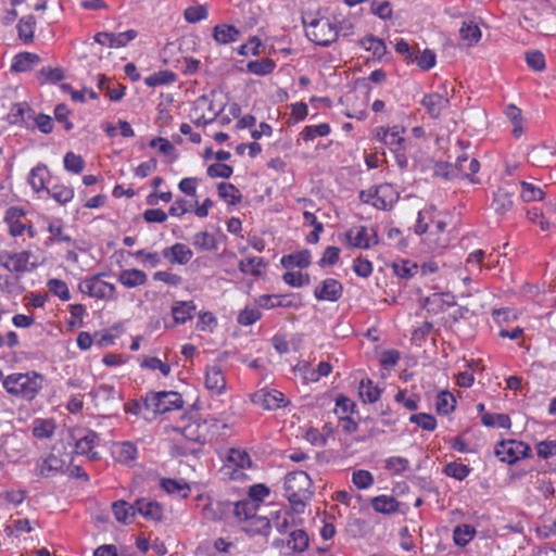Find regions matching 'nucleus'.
I'll use <instances>...</instances> for the list:
<instances>
[{"label":"nucleus","mask_w":556,"mask_h":556,"mask_svg":"<svg viewBox=\"0 0 556 556\" xmlns=\"http://www.w3.org/2000/svg\"><path fill=\"white\" fill-rule=\"evenodd\" d=\"M45 377L40 372H12L5 376L4 391L12 397L31 402L43 388Z\"/></svg>","instance_id":"f257e3e1"},{"label":"nucleus","mask_w":556,"mask_h":556,"mask_svg":"<svg viewBox=\"0 0 556 556\" xmlns=\"http://www.w3.org/2000/svg\"><path fill=\"white\" fill-rule=\"evenodd\" d=\"M309 476L303 471H291L285 477V496L295 514H303L307 503L312 500L314 491Z\"/></svg>","instance_id":"f03ea898"},{"label":"nucleus","mask_w":556,"mask_h":556,"mask_svg":"<svg viewBox=\"0 0 556 556\" xmlns=\"http://www.w3.org/2000/svg\"><path fill=\"white\" fill-rule=\"evenodd\" d=\"M306 38L317 46L329 47L339 37V26L327 16L303 18Z\"/></svg>","instance_id":"7ed1b4c3"},{"label":"nucleus","mask_w":556,"mask_h":556,"mask_svg":"<svg viewBox=\"0 0 556 556\" xmlns=\"http://www.w3.org/2000/svg\"><path fill=\"white\" fill-rule=\"evenodd\" d=\"M400 198L399 191L391 184L384 182L375 185L368 189L361 190L358 199L362 203L371 205L380 211H388L393 207Z\"/></svg>","instance_id":"20e7f679"},{"label":"nucleus","mask_w":556,"mask_h":556,"mask_svg":"<svg viewBox=\"0 0 556 556\" xmlns=\"http://www.w3.org/2000/svg\"><path fill=\"white\" fill-rule=\"evenodd\" d=\"M33 253L29 250L20 252H11L7 250L0 251V266L11 274H14L16 279H20L26 273L33 271L37 265L30 262Z\"/></svg>","instance_id":"39448f33"},{"label":"nucleus","mask_w":556,"mask_h":556,"mask_svg":"<svg viewBox=\"0 0 556 556\" xmlns=\"http://www.w3.org/2000/svg\"><path fill=\"white\" fill-rule=\"evenodd\" d=\"M147 394L148 403H150V408L153 414V420L159 415L180 409L184 406L182 396L175 391H151L148 392Z\"/></svg>","instance_id":"423d86ee"},{"label":"nucleus","mask_w":556,"mask_h":556,"mask_svg":"<svg viewBox=\"0 0 556 556\" xmlns=\"http://www.w3.org/2000/svg\"><path fill=\"white\" fill-rule=\"evenodd\" d=\"M104 274H96L86 277L79 285L78 290L97 300H111L114 298L116 288L113 283L102 279Z\"/></svg>","instance_id":"0eeeda50"},{"label":"nucleus","mask_w":556,"mask_h":556,"mask_svg":"<svg viewBox=\"0 0 556 556\" xmlns=\"http://www.w3.org/2000/svg\"><path fill=\"white\" fill-rule=\"evenodd\" d=\"M457 144L459 146L462 153L457 155L455 164L448 175H451V177H466L471 182H477L478 179L475 178V175L480 169V163L477 159H469L466 154L465 150L469 148V141L458 140Z\"/></svg>","instance_id":"6e6552de"},{"label":"nucleus","mask_w":556,"mask_h":556,"mask_svg":"<svg viewBox=\"0 0 556 556\" xmlns=\"http://www.w3.org/2000/svg\"><path fill=\"white\" fill-rule=\"evenodd\" d=\"M224 109L225 108L216 109L214 103L206 97H201L195 101L191 111V118L197 126H205L213 123Z\"/></svg>","instance_id":"1a4fd4ad"},{"label":"nucleus","mask_w":556,"mask_h":556,"mask_svg":"<svg viewBox=\"0 0 556 556\" xmlns=\"http://www.w3.org/2000/svg\"><path fill=\"white\" fill-rule=\"evenodd\" d=\"M349 244L356 249L368 250L378 244V236L374 228L363 225L354 226L345 233Z\"/></svg>","instance_id":"9d476101"},{"label":"nucleus","mask_w":556,"mask_h":556,"mask_svg":"<svg viewBox=\"0 0 556 556\" xmlns=\"http://www.w3.org/2000/svg\"><path fill=\"white\" fill-rule=\"evenodd\" d=\"M251 401L254 405L266 410H275L287 405V400L282 392L267 388L255 391L251 396Z\"/></svg>","instance_id":"9b49d317"},{"label":"nucleus","mask_w":556,"mask_h":556,"mask_svg":"<svg viewBox=\"0 0 556 556\" xmlns=\"http://www.w3.org/2000/svg\"><path fill=\"white\" fill-rule=\"evenodd\" d=\"M517 192L516 184H505L497 188L494 192L492 207L495 213L504 215L514 206V197Z\"/></svg>","instance_id":"f8f14e48"},{"label":"nucleus","mask_w":556,"mask_h":556,"mask_svg":"<svg viewBox=\"0 0 556 556\" xmlns=\"http://www.w3.org/2000/svg\"><path fill=\"white\" fill-rule=\"evenodd\" d=\"M427 241L433 251L443 250L450 244L448 233L446 232V222L440 218L438 213L432 222Z\"/></svg>","instance_id":"ddd939ff"},{"label":"nucleus","mask_w":556,"mask_h":556,"mask_svg":"<svg viewBox=\"0 0 556 556\" xmlns=\"http://www.w3.org/2000/svg\"><path fill=\"white\" fill-rule=\"evenodd\" d=\"M404 128L400 126L379 127L376 129V138L383 142L393 152H401L404 150Z\"/></svg>","instance_id":"4468645a"},{"label":"nucleus","mask_w":556,"mask_h":556,"mask_svg":"<svg viewBox=\"0 0 556 556\" xmlns=\"http://www.w3.org/2000/svg\"><path fill=\"white\" fill-rule=\"evenodd\" d=\"M258 307L264 309H273L276 307H294L301 305L300 299L295 300L292 294H262L255 299Z\"/></svg>","instance_id":"2eb2a0df"},{"label":"nucleus","mask_w":556,"mask_h":556,"mask_svg":"<svg viewBox=\"0 0 556 556\" xmlns=\"http://www.w3.org/2000/svg\"><path fill=\"white\" fill-rule=\"evenodd\" d=\"M343 294L342 283L334 278L324 279L314 290L318 301L337 302Z\"/></svg>","instance_id":"dca6fc26"},{"label":"nucleus","mask_w":556,"mask_h":556,"mask_svg":"<svg viewBox=\"0 0 556 556\" xmlns=\"http://www.w3.org/2000/svg\"><path fill=\"white\" fill-rule=\"evenodd\" d=\"M27 212L21 206H10L4 214L3 222L8 226L9 235L13 238L22 236L26 230V223L22 222Z\"/></svg>","instance_id":"f3484780"},{"label":"nucleus","mask_w":556,"mask_h":556,"mask_svg":"<svg viewBox=\"0 0 556 556\" xmlns=\"http://www.w3.org/2000/svg\"><path fill=\"white\" fill-rule=\"evenodd\" d=\"M205 388L215 395H220L226 390V379L222 368L217 365H207L205 368Z\"/></svg>","instance_id":"a211bd4d"},{"label":"nucleus","mask_w":556,"mask_h":556,"mask_svg":"<svg viewBox=\"0 0 556 556\" xmlns=\"http://www.w3.org/2000/svg\"><path fill=\"white\" fill-rule=\"evenodd\" d=\"M178 431L187 441L203 444L208 439V426L206 422L190 421L181 429H175Z\"/></svg>","instance_id":"6ab92c4d"},{"label":"nucleus","mask_w":556,"mask_h":556,"mask_svg":"<svg viewBox=\"0 0 556 556\" xmlns=\"http://www.w3.org/2000/svg\"><path fill=\"white\" fill-rule=\"evenodd\" d=\"M162 256L170 264L187 265L193 257V252L184 243H175L163 249Z\"/></svg>","instance_id":"aec40b11"},{"label":"nucleus","mask_w":556,"mask_h":556,"mask_svg":"<svg viewBox=\"0 0 556 556\" xmlns=\"http://www.w3.org/2000/svg\"><path fill=\"white\" fill-rule=\"evenodd\" d=\"M226 462L225 469L230 470L226 473H228L232 480H238L244 476L241 469L251 468L253 466L250 454H227Z\"/></svg>","instance_id":"412c9836"},{"label":"nucleus","mask_w":556,"mask_h":556,"mask_svg":"<svg viewBox=\"0 0 556 556\" xmlns=\"http://www.w3.org/2000/svg\"><path fill=\"white\" fill-rule=\"evenodd\" d=\"M421 104L432 118H438L448 106L450 100L439 92H431L424 96Z\"/></svg>","instance_id":"4be33fe9"},{"label":"nucleus","mask_w":556,"mask_h":556,"mask_svg":"<svg viewBox=\"0 0 556 556\" xmlns=\"http://www.w3.org/2000/svg\"><path fill=\"white\" fill-rule=\"evenodd\" d=\"M16 31L18 39L24 45H30L35 40V31L37 28V20L34 15L27 14L22 16L16 23Z\"/></svg>","instance_id":"5701e85b"},{"label":"nucleus","mask_w":556,"mask_h":556,"mask_svg":"<svg viewBox=\"0 0 556 556\" xmlns=\"http://www.w3.org/2000/svg\"><path fill=\"white\" fill-rule=\"evenodd\" d=\"M241 31L233 25L218 24L212 29V37L217 45H229L239 40Z\"/></svg>","instance_id":"b1692460"},{"label":"nucleus","mask_w":556,"mask_h":556,"mask_svg":"<svg viewBox=\"0 0 556 556\" xmlns=\"http://www.w3.org/2000/svg\"><path fill=\"white\" fill-rule=\"evenodd\" d=\"M50 179L48 166L39 163L30 169L28 184L36 193L47 192V182Z\"/></svg>","instance_id":"393cba45"},{"label":"nucleus","mask_w":556,"mask_h":556,"mask_svg":"<svg viewBox=\"0 0 556 556\" xmlns=\"http://www.w3.org/2000/svg\"><path fill=\"white\" fill-rule=\"evenodd\" d=\"M124 410L126 414L139 416L147 421L153 420V414L150 408V403H148V394L140 399L128 401L124 405Z\"/></svg>","instance_id":"a878e982"},{"label":"nucleus","mask_w":556,"mask_h":556,"mask_svg":"<svg viewBox=\"0 0 556 556\" xmlns=\"http://www.w3.org/2000/svg\"><path fill=\"white\" fill-rule=\"evenodd\" d=\"M312 255L308 250H301L291 254L283 255L280 258V264L287 269L293 268H307L311 265Z\"/></svg>","instance_id":"bb28decb"},{"label":"nucleus","mask_w":556,"mask_h":556,"mask_svg":"<svg viewBox=\"0 0 556 556\" xmlns=\"http://www.w3.org/2000/svg\"><path fill=\"white\" fill-rule=\"evenodd\" d=\"M41 59L34 52H21L13 58L11 70L16 73H25L31 71L40 63Z\"/></svg>","instance_id":"cd10ccee"},{"label":"nucleus","mask_w":556,"mask_h":556,"mask_svg":"<svg viewBox=\"0 0 556 556\" xmlns=\"http://www.w3.org/2000/svg\"><path fill=\"white\" fill-rule=\"evenodd\" d=\"M193 301H176L172 306V315L175 324H186L193 318L195 312Z\"/></svg>","instance_id":"c85d7f7f"},{"label":"nucleus","mask_w":556,"mask_h":556,"mask_svg":"<svg viewBox=\"0 0 556 556\" xmlns=\"http://www.w3.org/2000/svg\"><path fill=\"white\" fill-rule=\"evenodd\" d=\"M66 470V460L55 454H49L38 468V475L49 478Z\"/></svg>","instance_id":"c756f323"},{"label":"nucleus","mask_w":556,"mask_h":556,"mask_svg":"<svg viewBox=\"0 0 556 556\" xmlns=\"http://www.w3.org/2000/svg\"><path fill=\"white\" fill-rule=\"evenodd\" d=\"M117 280L126 288H136L144 286L148 281V276L141 269L130 268L122 270Z\"/></svg>","instance_id":"7c9ffc66"},{"label":"nucleus","mask_w":556,"mask_h":556,"mask_svg":"<svg viewBox=\"0 0 556 556\" xmlns=\"http://www.w3.org/2000/svg\"><path fill=\"white\" fill-rule=\"evenodd\" d=\"M55 430L56 422L54 418H36L33 421L31 433L36 439H50Z\"/></svg>","instance_id":"2f4dec72"},{"label":"nucleus","mask_w":556,"mask_h":556,"mask_svg":"<svg viewBox=\"0 0 556 556\" xmlns=\"http://www.w3.org/2000/svg\"><path fill=\"white\" fill-rule=\"evenodd\" d=\"M242 530L249 535H267L270 530V520L267 517L257 516L255 513L244 522Z\"/></svg>","instance_id":"473e14b6"},{"label":"nucleus","mask_w":556,"mask_h":556,"mask_svg":"<svg viewBox=\"0 0 556 556\" xmlns=\"http://www.w3.org/2000/svg\"><path fill=\"white\" fill-rule=\"evenodd\" d=\"M371 506L379 514L392 515L399 511L400 503L393 496L379 495L371 498Z\"/></svg>","instance_id":"72a5a7b5"},{"label":"nucleus","mask_w":556,"mask_h":556,"mask_svg":"<svg viewBox=\"0 0 556 556\" xmlns=\"http://www.w3.org/2000/svg\"><path fill=\"white\" fill-rule=\"evenodd\" d=\"M359 45L366 51L371 52L372 58L381 60L387 53V46L384 41L374 35H367L359 40Z\"/></svg>","instance_id":"f704fd0d"},{"label":"nucleus","mask_w":556,"mask_h":556,"mask_svg":"<svg viewBox=\"0 0 556 556\" xmlns=\"http://www.w3.org/2000/svg\"><path fill=\"white\" fill-rule=\"evenodd\" d=\"M495 455L496 456L502 455L500 460L502 463H506V464H508L510 466V476L513 478H520L523 475H526V473H528L529 471L532 470L531 466H523V467H521L519 469H516V470L513 469V467L515 465H517L520 462H525L526 459L531 457L532 454H520V456L518 454H495Z\"/></svg>","instance_id":"c9c22d12"},{"label":"nucleus","mask_w":556,"mask_h":556,"mask_svg":"<svg viewBox=\"0 0 556 556\" xmlns=\"http://www.w3.org/2000/svg\"><path fill=\"white\" fill-rule=\"evenodd\" d=\"M160 485L166 493L176 495L180 498H187L190 493V486L184 480L163 478L161 479Z\"/></svg>","instance_id":"e433bc0d"},{"label":"nucleus","mask_w":556,"mask_h":556,"mask_svg":"<svg viewBox=\"0 0 556 556\" xmlns=\"http://www.w3.org/2000/svg\"><path fill=\"white\" fill-rule=\"evenodd\" d=\"M437 210L433 205L427 206L418 212L414 231L417 235H424L430 230L434 220Z\"/></svg>","instance_id":"4c0bfd02"},{"label":"nucleus","mask_w":556,"mask_h":556,"mask_svg":"<svg viewBox=\"0 0 556 556\" xmlns=\"http://www.w3.org/2000/svg\"><path fill=\"white\" fill-rule=\"evenodd\" d=\"M392 269L396 277L405 280L419 274V265L410 260H397L393 262Z\"/></svg>","instance_id":"58836bf2"},{"label":"nucleus","mask_w":556,"mask_h":556,"mask_svg":"<svg viewBox=\"0 0 556 556\" xmlns=\"http://www.w3.org/2000/svg\"><path fill=\"white\" fill-rule=\"evenodd\" d=\"M47 193L61 205L70 203L75 195L74 188L62 182L54 184L47 189Z\"/></svg>","instance_id":"ea45409f"},{"label":"nucleus","mask_w":556,"mask_h":556,"mask_svg":"<svg viewBox=\"0 0 556 556\" xmlns=\"http://www.w3.org/2000/svg\"><path fill=\"white\" fill-rule=\"evenodd\" d=\"M257 509L258 504L248 498L232 503V514L239 521H248Z\"/></svg>","instance_id":"a19ab883"},{"label":"nucleus","mask_w":556,"mask_h":556,"mask_svg":"<svg viewBox=\"0 0 556 556\" xmlns=\"http://www.w3.org/2000/svg\"><path fill=\"white\" fill-rule=\"evenodd\" d=\"M217 193L229 205H237L242 200L241 191L230 182H219L217 185Z\"/></svg>","instance_id":"79ce46f5"},{"label":"nucleus","mask_w":556,"mask_h":556,"mask_svg":"<svg viewBox=\"0 0 556 556\" xmlns=\"http://www.w3.org/2000/svg\"><path fill=\"white\" fill-rule=\"evenodd\" d=\"M309 544L308 534L302 529L292 530L287 540V547L294 553H303L307 549Z\"/></svg>","instance_id":"37998d69"},{"label":"nucleus","mask_w":556,"mask_h":556,"mask_svg":"<svg viewBox=\"0 0 556 556\" xmlns=\"http://www.w3.org/2000/svg\"><path fill=\"white\" fill-rule=\"evenodd\" d=\"M359 396L365 403H376L381 395V390L371 379H362L359 383Z\"/></svg>","instance_id":"c03bdc74"},{"label":"nucleus","mask_w":556,"mask_h":556,"mask_svg":"<svg viewBox=\"0 0 556 556\" xmlns=\"http://www.w3.org/2000/svg\"><path fill=\"white\" fill-rule=\"evenodd\" d=\"M275 68L276 63L270 58H262L258 60L250 61L247 64L248 72L256 76L269 75L274 72Z\"/></svg>","instance_id":"a18cd8bd"},{"label":"nucleus","mask_w":556,"mask_h":556,"mask_svg":"<svg viewBox=\"0 0 556 556\" xmlns=\"http://www.w3.org/2000/svg\"><path fill=\"white\" fill-rule=\"evenodd\" d=\"M394 401L401 404L406 410L415 412L419 407L420 395L407 389H401L395 394Z\"/></svg>","instance_id":"49530a36"},{"label":"nucleus","mask_w":556,"mask_h":556,"mask_svg":"<svg viewBox=\"0 0 556 556\" xmlns=\"http://www.w3.org/2000/svg\"><path fill=\"white\" fill-rule=\"evenodd\" d=\"M437 62L435 53L430 49H425L424 51L415 50L413 55L412 63H415L421 71L427 72L434 67Z\"/></svg>","instance_id":"de8ad7c7"},{"label":"nucleus","mask_w":556,"mask_h":556,"mask_svg":"<svg viewBox=\"0 0 556 556\" xmlns=\"http://www.w3.org/2000/svg\"><path fill=\"white\" fill-rule=\"evenodd\" d=\"M100 437L96 431L86 430L83 435L76 438V452H91L100 444Z\"/></svg>","instance_id":"09e8293b"},{"label":"nucleus","mask_w":556,"mask_h":556,"mask_svg":"<svg viewBox=\"0 0 556 556\" xmlns=\"http://www.w3.org/2000/svg\"><path fill=\"white\" fill-rule=\"evenodd\" d=\"M266 266L263 257L253 256L245 260H241L238 264V268L242 274H250L254 277H258L262 274V269Z\"/></svg>","instance_id":"8fccbe9b"},{"label":"nucleus","mask_w":556,"mask_h":556,"mask_svg":"<svg viewBox=\"0 0 556 556\" xmlns=\"http://www.w3.org/2000/svg\"><path fill=\"white\" fill-rule=\"evenodd\" d=\"M504 113L513 124L514 137L519 138L523 134V119L521 110L515 104H508L505 108Z\"/></svg>","instance_id":"3c124183"},{"label":"nucleus","mask_w":556,"mask_h":556,"mask_svg":"<svg viewBox=\"0 0 556 556\" xmlns=\"http://www.w3.org/2000/svg\"><path fill=\"white\" fill-rule=\"evenodd\" d=\"M456 407V399L450 391H441L437 395L435 410L439 415H448Z\"/></svg>","instance_id":"603ef678"},{"label":"nucleus","mask_w":556,"mask_h":556,"mask_svg":"<svg viewBox=\"0 0 556 556\" xmlns=\"http://www.w3.org/2000/svg\"><path fill=\"white\" fill-rule=\"evenodd\" d=\"M331 132V127L328 123H320L318 125H307L305 126L301 132L300 137L304 141H313L317 137H326Z\"/></svg>","instance_id":"864d4df0"},{"label":"nucleus","mask_w":556,"mask_h":556,"mask_svg":"<svg viewBox=\"0 0 556 556\" xmlns=\"http://www.w3.org/2000/svg\"><path fill=\"white\" fill-rule=\"evenodd\" d=\"M481 424L485 427L510 429L511 420L507 414L484 413L481 416Z\"/></svg>","instance_id":"5fc2aeb1"},{"label":"nucleus","mask_w":556,"mask_h":556,"mask_svg":"<svg viewBox=\"0 0 556 556\" xmlns=\"http://www.w3.org/2000/svg\"><path fill=\"white\" fill-rule=\"evenodd\" d=\"M459 34L462 39L466 41L468 46L476 45L482 36L479 26L472 21L464 22L459 29Z\"/></svg>","instance_id":"6e6d98bb"},{"label":"nucleus","mask_w":556,"mask_h":556,"mask_svg":"<svg viewBox=\"0 0 556 556\" xmlns=\"http://www.w3.org/2000/svg\"><path fill=\"white\" fill-rule=\"evenodd\" d=\"M96 405L106 403L117 397V391L111 384L102 383L94 388L91 393Z\"/></svg>","instance_id":"4d7b16f0"},{"label":"nucleus","mask_w":556,"mask_h":556,"mask_svg":"<svg viewBox=\"0 0 556 556\" xmlns=\"http://www.w3.org/2000/svg\"><path fill=\"white\" fill-rule=\"evenodd\" d=\"M47 288L50 293L54 296L59 298L61 301H70L71 300V291L68 289L67 283L59 278H51L47 281Z\"/></svg>","instance_id":"13d9d810"},{"label":"nucleus","mask_w":556,"mask_h":556,"mask_svg":"<svg viewBox=\"0 0 556 556\" xmlns=\"http://www.w3.org/2000/svg\"><path fill=\"white\" fill-rule=\"evenodd\" d=\"M520 197L525 202L542 201L545 192L534 184L520 181Z\"/></svg>","instance_id":"bf43d9fd"},{"label":"nucleus","mask_w":556,"mask_h":556,"mask_svg":"<svg viewBox=\"0 0 556 556\" xmlns=\"http://www.w3.org/2000/svg\"><path fill=\"white\" fill-rule=\"evenodd\" d=\"M175 80H176V74L173 73L172 71L165 70V71H160L157 73H154V74L148 76L144 79V84L148 87L153 88V87H157V86L169 85V84L174 83Z\"/></svg>","instance_id":"052dcab7"},{"label":"nucleus","mask_w":556,"mask_h":556,"mask_svg":"<svg viewBox=\"0 0 556 556\" xmlns=\"http://www.w3.org/2000/svg\"><path fill=\"white\" fill-rule=\"evenodd\" d=\"M476 529L469 525H459L453 531L454 543L458 546H466L475 536Z\"/></svg>","instance_id":"680f3d73"},{"label":"nucleus","mask_w":556,"mask_h":556,"mask_svg":"<svg viewBox=\"0 0 556 556\" xmlns=\"http://www.w3.org/2000/svg\"><path fill=\"white\" fill-rule=\"evenodd\" d=\"M64 168L73 174H80L85 168V161L79 154L70 151L63 159Z\"/></svg>","instance_id":"e2e57ef3"},{"label":"nucleus","mask_w":556,"mask_h":556,"mask_svg":"<svg viewBox=\"0 0 556 556\" xmlns=\"http://www.w3.org/2000/svg\"><path fill=\"white\" fill-rule=\"evenodd\" d=\"M193 245L199 250H214L216 249V240L208 231H199L193 236Z\"/></svg>","instance_id":"0e129e2a"},{"label":"nucleus","mask_w":556,"mask_h":556,"mask_svg":"<svg viewBox=\"0 0 556 556\" xmlns=\"http://www.w3.org/2000/svg\"><path fill=\"white\" fill-rule=\"evenodd\" d=\"M409 422L417 425L422 430L433 431L437 428L435 418L426 413L413 414L409 417Z\"/></svg>","instance_id":"69168bd1"},{"label":"nucleus","mask_w":556,"mask_h":556,"mask_svg":"<svg viewBox=\"0 0 556 556\" xmlns=\"http://www.w3.org/2000/svg\"><path fill=\"white\" fill-rule=\"evenodd\" d=\"M139 514L146 519L161 521L163 518V507L156 501H149L144 505V509L139 508Z\"/></svg>","instance_id":"338daca9"},{"label":"nucleus","mask_w":556,"mask_h":556,"mask_svg":"<svg viewBox=\"0 0 556 556\" xmlns=\"http://www.w3.org/2000/svg\"><path fill=\"white\" fill-rule=\"evenodd\" d=\"M208 16V11L205 5H193L188 7L184 11V17L188 23L194 24L202 20H206Z\"/></svg>","instance_id":"774afa93"}]
</instances>
